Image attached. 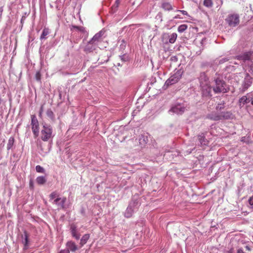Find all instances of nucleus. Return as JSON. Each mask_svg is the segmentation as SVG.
Instances as JSON below:
<instances>
[{
  "label": "nucleus",
  "instance_id": "obj_19",
  "mask_svg": "<svg viewBox=\"0 0 253 253\" xmlns=\"http://www.w3.org/2000/svg\"><path fill=\"white\" fill-rule=\"evenodd\" d=\"M46 179L44 176H38L36 178V181L37 183L39 185H42L44 184L46 182Z\"/></svg>",
  "mask_w": 253,
  "mask_h": 253
},
{
  "label": "nucleus",
  "instance_id": "obj_27",
  "mask_svg": "<svg viewBox=\"0 0 253 253\" xmlns=\"http://www.w3.org/2000/svg\"><path fill=\"white\" fill-rule=\"evenodd\" d=\"M58 197L59 196L56 192H53L49 195V201H51V200H53L54 199H55Z\"/></svg>",
  "mask_w": 253,
  "mask_h": 253
},
{
  "label": "nucleus",
  "instance_id": "obj_21",
  "mask_svg": "<svg viewBox=\"0 0 253 253\" xmlns=\"http://www.w3.org/2000/svg\"><path fill=\"white\" fill-rule=\"evenodd\" d=\"M71 232L74 237H75L77 240L79 239L80 235L77 234L76 227L73 226L71 227Z\"/></svg>",
  "mask_w": 253,
  "mask_h": 253
},
{
  "label": "nucleus",
  "instance_id": "obj_7",
  "mask_svg": "<svg viewBox=\"0 0 253 253\" xmlns=\"http://www.w3.org/2000/svg\"><path fill=\"white\" fill-rule=\"evenodd\" d=\"M201 86L202 90V93L205 96H211V87L208 84V82H206L205 84L201 83Z\"/></svg>",
  "mask_w": 253,
  "mask_h": 253
},
{
  "label": "nucleus",
  "instance_id": "obj_31",
  "mask_svg": "<svg viewBox=\"0 0 253 253\" xmlns=\"http://www.w3.org/2000/svg\"><path fill=\"white\" fill-rule=\"evenodd\" d=\"M36 169L38 172L43 173L44 172V169L39 165L36 166Z\"/></svg>",
  "mask_w": 253,
  "mask_h": 253
},
{
  "label": "nucleus",
  "instance_id": "obj_3",
  "mask_svg": "<svg viewBox=\"0 0 253 253\" xmlns=\"http://www.w3.org/2000/svg\"><path fill=\"white\" fill-rule=\"evenodd\" d=\"M225 21L229 26L235 27L239 24V16L235 13L229 14L225 19Z\"/></svg>",
  "mask_w": 253,
  "mask_h": 253
},
{
  "label": "nucleus",
  "instance_id": "obj_40",
  "mask_svg": "<svg viewBox=\"0 0 253 253\" xmlns=\"http://www.w3.org/2000/svg\"><path fill=\"white\" fill-rule=\"evenodd\" d=\"M237 253H244L242 250H238Z\"/></svg>",
  "mask_w": 253,
  "mask_h": 253
},
{
  "label": "nucleus",
  "instance_id": "obj_36",
  "mask_svg": "<svg viewBox=\"0 0 253 253\" xmlns=\"http://www.w3.org/2000/svg\"><path fill=\"white\" fill-rule=\"evenodd\" d=\"M249 203L252 206L253 205V196L251 197L249 199Z\"/></svg>",
  "mask_w": 253,
  "mask_h": 253
},
{
  "label": "nucleus",
  "instance_id": "obj_20",
  "mask_svg": "<svg viewBox=\"0 0 253 253\" xmlns=\"http://www.w3.org/2000/svg\"><path fill=\"white\" fill-rule=\"evenodd\" d=\"M14 137H10L9 139H8V143L7 144V150H9L12 148V147L14 144Z\"/></svg>",
  "mask_w": 253,
  "mask_h": 253
},
{
  "label": "nucleus",
  "instance_id": "obj_2",
  "mask_svg": "<svg viewBox=\"0 0 253 253\" xmlns=\"http://www.w3.org/2000/svg\"><path fill=\"white\" fill-rule=\"evenodd\" d=\"M52 133V127L49 125H45L41 131V139L44 141H47L51 138Z\"/></svg>",
  "mask_w": 253,
  "mask_h": 253
},
{
  "label": "nucleus",
  "instance_id": "obj_29",
  "mask_svg": "<svg viewBox=\"0 0 253 253\" xmlns=\"http://www.w3.org/2000/svg\"><path fill=\"white\" fill-rule=\"evenodd\" d=\"M120 1L121 0H116L115 4L112 6V8L116 10L120 4Z\"/></svg>",
  "mask_w": 253,
  "mask_h": 253
},
{
  "label": "nucleus",
  "instance_id": "obj_6",
  "mask_svg": "<svg viewBox=\"0 0 253 253\" xmlns=\"http://www.w3.org/2000/svg\"><path fill=\"white\" fill-rule=\"evenodd\" d=\"M181 78V75L179 72H177L170 77L166 82L168 85H172L176 83Z\"/></svg>",
  "mask_w": 253,
  "mask_h": 253
},
{
  "label": "nucleus",
  "instance_id": "obj_33",
  "mask_svg": "<svg viewBox=\"0 0 253 253\" xmlns=\"http://www.w3.org/2000/svg\"><path fill=\"white\" fill-rule=\"evenodd\" d=\"M35 78L37 81H40L41 79V74L40 72H37L35 75Z\"/></svg>",
  "mask_w": 253,
  "mask_h": 253
},
{
  "label": "nucleus",
  "instance_id": "obj_5",
  "mask_svg": "<svg viewBox=\"0 0 253 253\" xmlns=\"http://www.w3.org/2000/svg\"><path fill=\"white\" fill-rule=\"evenodd\" d=\"M238 60L245 62L247 61H251L253 59V52H247L236 57Z\"/></svg>",
  "mask_w": 253,
  "mask_h": 253
},
{
  "label": "nucleus",
  "instance_id": "obj_43",
  "mask_svg": "<svg viewBox=\"0 0 253 253\" xmlns=\"http://www.w3.org/2000/svg\"><path fill=\"white\" fill-rule=\"evenodd\" d=\"M42 112H39V117H40V118H42Z\"/></svg>",
  "mask_w": 253,
  "mask_h": 253
},
{
  "label": "nucleus",
  "instance_id": "obj_30",
  "mask_svg": "<svg viewBox=\"0 0 253 253\" xmlns=\"http://www.w3.org/2000/svg\"><path fill=\"white\" fill-rule=\"evenodd\" d=\"M248 99L246 96H244L241 98H240V102L242 103L243 104H245L247 103L248 102H249L250 101H249V102H248L247 101Z\"/></svg>",
  "mask_w": 253,
  "mask_h": 253
},
{
  "label": "nucleus",
  "instance_id": "obj_17",
  "mask_svg": "<svg viewBox=\"0 0 253 253\" xmlns=\"http://www.w3.org/2000/svg\"><path fill=\"white\" fill-rule=\"evenodd\" d=\"M161 7L165 10H171L173 9L172 5L169 2H164L162 3Z\"/></svg>",
  "mask_w": 253,
  "mask_h": 253
},
{
  "label": "nucleus",
  "instance_id": "obj_39",
  "mask_svg": "<svg viewBox=\"0 0 253 253\" xmlns=\"http://www.w3.org/2000/svg\"><path fill=\"white\" fill-rule=\"evenodd\" d=\"M174 19H181V17L179 15H176L174 17Z\"/></svg>",
  "mask_w": 253,
  "mask_h": 253
},
{
  "label": "nucleus",
  "instance_id": "obj_35",
  "mask_svg": "<svg viewBox=\"0 0 253 253\" xmlns=\"http://www.w3.org/2000/svg\"><path fill=\"white\" fill-rule=\"evenodd\" d=\"M29 185L31 189H34V182L33 180L31 179L30 180L29 182Z\"/></svg>",
  "mask_w": 253,
  "mask_h": 253
},
{
  "label": "nucleus",
  "instance_id": "obj_12",
  "mask_svg": "<svg viewBox=\"0 0 253 253\" xmlns=\"http://www.w3.org/2000/svg\"><path fill=\"white\" fill-rule=\"evenodd\" d=\"M24 234L22 235V243L24 245V249H27L28 248V242H29V234L28 233L27 231L26 230H24Z\"/></svg>",
  "mask_w": 253,
  "mask_h": 253
},
{
  "label": "nucleus",
  "instance_id": "obj_13",
  "mask_svg": "<svg viewBox=\"0 0 253 253\" xmlns=\"http://www.w3.org/2000/svg\"><path fill=\"white\" fill-rule=\"evenodd\" d=\"M66 246L68 248L67 249H69V250H70L71 252H75L78 250L77 246L72 241L68 242L66 244Z\"/></svg>",
  "mask_w": 253,
  "mask_h": 253
},
{
  "label": "nucleus",
  "instance_id": "obj_38",
  "mask_svg": "<svg viewBox=\"0 0 253 253\" xmlns=\"http://www.w3.org/2000/svg\"><path fill=\"white\" fill-rule=\"evenodd\" d=\"M40 112L43 113V105H42L41 106Z\"/></svg>",
  "mask_w": 253,
  "mask_h": 253
},
{
  "label": "nucleus",
  "instance_id": "obj_10",
  "mask_svg": "<svg viewBox=\"0 0 253 253\" xmlns=\"http://www.w3.org/2000/svg\"><path fill=\"white\" fill-rule=\"evenodd\" d=\"M185 108L183 105L177 104L172 107L169 110V112H172L177 114H181L185 111Z\"/></svg>",
  "mask_w": 253,
  "mask_h": 253
},
{
  "label": "nucleus",
  "instance_id": "obj_28",
  "mask_svg": "<svg viewBox=\"0 0 253 253\" xmlns=\"http://www.w3.org/2000/svg\"><path fill=\"white\" fill-rule=\"evenodd\" d=\"M187 28V25L186 24H182L180 25L178 28V31L180 33L183 32Z\"/></svg>",
  "mask_w": 253,
  "mask_h": 253
},
{
  "label": "nucleus",
  "instance_id": "obj_4",
  "mask_svg": "<svg viewBox=\"0 0 253 253\" xmlns=\"http://www.w3.org/2000/svg\"><path fill=\"white\" fill-rule=\"evenodd\" d=\"M31 125L33 132L35 135V137H36L38 136L39 134V122L35 115L31 116Z\"/></svg>",
  "mask_w": 253,
  "mask_h": 253
},
{
  "label": "nucleus",
  "instance_id": "obj_41",
  "mask_svg": "<svg viewBox=\"0 0 253 253\" xmlns=\"http://www.w3.org/2000/svg\"><path fill=\"white\" fill-rule=\"evenodd\" d=\"M233 251H232V250H230L226 252H225V253H232Z\"/></svg>",
  "mask_w": 253,
  "mask_h": 253
},
{
  "label": "nucleus",
  "instance_id": "obj_26",
  "mask_svg": "<svg viewBox=\"0 0 253 253\" xmlns=\"http://www.w3.org/2000/svg\"><path fill=\"white\" fill-rule=\"evenodd\" d=\"M49 34V31L48 29L47 28H44L42 32V34L41 36V39H44L46 38V36L48 35Z\"/></svg>",
  "mask_w": 253,
  "mask_h": 253
},
{
  "label": "nucleus",
  "instance_id": "obj_16",
  "mask_svg": "<svg viewBox=\"0 0 253 253\" xmlns=\"http://www.w3.org/2000/svg\"><path fill=\"white\" fill-rule=\"evenodd\" d=\"M89 234H85L82 237L80 241V247H82L84 244H85L89 238Z\"/></svg>",
  "mask_w": 253,
  "mask_h": 253
},
{
  "label": "nucleus",
  "instance_id": "obj_11",
  "mask_svg": "<svg viewBox=\"0 0 253 253\" xmlns=\"http://www.w3.org/2000/svg\"><path fill=\"white\" fill-rule=\"evenodd\" d=\"M66 201V198L63 197V198L57 197L56 198L52 203L56 204L60 209H64L65 208V203Z\"/></svg>",
  "mask_w": 253,
  "mask_h": 253
},
{
  "label": "nucleus",
  "instance_id": "obj_14",
  "mask_svg": "<svg viewBox=\"0 0 253 253\" xmlns=\"http://www.w3.org/2000/svg\"><path fill=\"white\" fill-rule=\"evenodd\" d=\"M207 118L213 121H219L221 120V117L220 116V115L213 113L208 114Z\"/></svg>",
  "mask_w": 253,
  "mask_h": 253
},
{
  "label": "nucleus",
  "instance_id": "obj_24",
  "mask_svg": "<svg viewBox=\"0 0 253 253\" xmlns=\"http://www.w3.org/2000/svg\"><path fill=\"white\" fill-rule=\"evenodd\" d=\"M177 38V34L176 33H172L169 36V42L171 43H173Z\"/></svg>",
  "mask_w": 253,
  "mask_h": 253
},
{
  "label": "nucleus",
  "instance_id": "obj_8",
  "mask_svg": "<svg viewBox=\"0 0 253 253\" xmlns=\"http://www.w3.org/2000/svg\"><path fill=\"white\" fill-rule=\"evenodd\" d=\"M105 32V31L101 30L98 33H96L90 40L91 42H94L97 45L99 42H101L103 39Z\"/></svg>",
  "mask_w": 253,
  "mask_h": 253
},
{
  "label": "nucleus",
  "instance_id": "obj_23",
  "mask_svg": "<svg viewBox=\"0 0 253 253\" xmlns=\"http://www.w3.org/2000/svg\"><path fill=\"white\" fill-rule=\"evenodd\" d=\"M231 115H232V114L228 112H222L220 114V116L221 117V119H227L230 118Z\"/></svg>",
  "mask_w": 253,
  "mask_h": 253
},
{
  "label": "nucleus",
  "instance_id": "obj_37",
  "mask_svg": "<svg viewBox=\"0 0 253 253\" xmlns=\"http://www.w3.org/2000/svg\"><path fill=\"white\" fill-rule=\"evenodd\" d=\"M59 253H70L69 249H64L61 250Z\"/></svg>",
  "mask_w": 253,
  "mask_h": 253
},
{
  "label": "nucleus",
  "instance_id": "obj_1",
  "mask_svg": "<svg viewBox=\"0 0 253 253\" xmlns=\"http://www.w3.org/2000/svg\"><path fill=\"white\" fill-rule=\"evenodd\" d=\"M215 85L213 86V90L215 93H225L227 89L225 88L226 84L222 80L217 78L214 80Z\"/></svg>",
  "mask_w": 253,
  "mask_h": 253
},
{
  "label": "nucleus",
  "instance_id": "obj_18",
  "mask_svg": "<svg viewBox=\"0 0 253 253\" xmlns=\"http://www.w3.org/2000/svg\"><path fill=\"white\" fill-rule=\"evenodd\" d=\"M198 139L201 145H206L207 141L205 138V135L203 133L198 135Z\"/></svg>",
  "mask_w": 253,
  "mask_h": 253
},
{
  "label": "nucleus",
  "instance_id": "obj_42",
  "mask_svg": "<svg viewBox=\"0 0 253 253\" xmlns=\"http://www.w3.org/2000/svg\"><path fill=\"white\" fill-rule=\"evenodd\" d=\"M250 101L251 104L253 105V97L251 98Z\"/></svg>",
  "mask_w": 253,
  "mask_h": 253
},
{
  "label": "nucleus",
  "instance_id": "obj_9",
  "mask_svg": "<svg viewBox=\"0 0 253 253\" xmlns=\"http://www.w3.org/2000/svg\"><path fill=\"white\" fill-rule=\"evenodd\" d=\"M96 44L94 42H91V41L90 40L87 44L84 46V50L86 53H89L93 52L96 48Z\"/></svg>",
  "mask_w": 253,
  "mask_h": 253
},
{
  "label": "nucleus",
  "instance_id": "obj_34",
  "mask_svg": "<svg viewBox=\"0 0 253 253\" xmlns=\"http://www.w3.org/2000/svg\"><path fill=\"white\" fill-rule=\"evenodd\" d=\"M177 11L181 12L182 14H183L184 15H186V16H189L188 12L186 11H185V10H177Z\"/></svg>",
  "mask_w": 253,
  "mask_h": 253
},
{
  "label": "nucleus",
  "instance_id": "obj_15",
  "mask_svg": "<svg viewBox=\"0 0 253 253\" xmlns=\"http://www.w3.org/2000/svg\"><path fill=\"white\" fill-rule=\"evenodd\" d=\"M140 145L143 147L148 142V138L147 136L142 135L139 139Z\"/></svg>",
  "mask_w": 253,
  "mask_h": 253
},
{
  "label": "nucleus",
  "instance_id": "obj_32",
  "mask_svg": "<svg viewBox=\"0 0 253 253\" xmlns=\"http://www.w3.org/2000/svg\"><path fill=\"white\" fill-rule=\"evenodd\" d=\"M72 28L75 29L78 31H80L82 32H84V29L83 27H80L77 26H72Z\"/></svg>",
  "mask_w": 253,
  "mask_h": 253
},
{
  "label": "nucleus",
  "instance_id": "obj_22",
  "mask_svg": "<svg viewBox=\"0 0 253 253\" xmlns=\"http://www.w3.org/2000/svg\"><path fill=\"white\" fill-rule=\"evenodd\" d=\"M46 114L47 116L52 121H53L54 120V113L50 109H49L46 111Z\"/></svg>",
  "mask_w": 253,
  "mask_h": 253
},
{
  "label": "nucleus",
  "instance_id": "obj_25",
  "mask_svg": "<svg viewBox=\"0 0 253 253\" xmlns=\"http://www.w3.org/2000/svg\"><path fill=\"white\" fill-rule=\"evenodd\" d=\"M204 5L207 7H211L213 5L212 0H204Z\"/></svg>",
  "mask_w": 253,
  "mask_h": 253
}]
</instances>
